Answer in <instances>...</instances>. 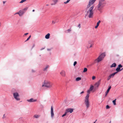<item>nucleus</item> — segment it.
<instances>
[{
  "instance_id": "2f4dec72",
  "label": "nucleus",
  "mask_w": 123,
  "mask_h": 123,
  "mask_svg": "<svg viewBox=\"0 0 123 123\" xmlns=\"http://www.w3.org/2000/svg\"><path fill=\"white\" fill-rule=\"evenodd\" d=\"M56 23V22L54 20H53L52 22V24L53 25L55 24Z\"/></svg>"
},
{
  "instance_id": "39448f33",
  "label": "nucleus",
  "mask_w": 123,
  "mask_h": 123,
  "mask_svg": "<svg viewBox=\"0 0 123 123\" xmlns=\"http://www.w3.org/2000/svg\"><path fill=\"white\" fill-rule=\"evenodd\" d=\"M84 103L86 108H88L90 106V103L88 95L86 96L85 99Z\"/></svg>"
},
{
  "instance_id": "e433bc0d",
  "label": "nucleus",
  "mask_w": 123,
  "mask_h": 123,
  "mask_svg": "<svg viewBox=\"0 0 123 123\" xmlns=\"http://www.w3.org/2000/svg\"><path fill=\"white\" fill-rule=\"evenodd\" d=\"M95 76H93L92 77V79L93 80H94L95 79Z\"/></svg>"
},
{
  "instance_id": "f704fd0d",
  "label": "nucleus",
  "mask_w": 123,
  "mask_h": 123,
  "mask_svg": "<svg viewBox=\"0 0 123 123\" xmlns=\"http://www.w3.org/2000/svg\"><path fill=\"white\" fill-rule=\"evenodd\" d=\"M106 109H108L110 107L109 105H107L106 106Z\"/></svg>"
},
{
  "instance_id": "4c0bfd02",
  "label": "nucleus",
  "mask_w": 123,
  "mask_h": 123,
  "mask_svg": "<svg viewBox=\"0 0 123 123\" xmlns=\"http://www.w3.org/2000/svg\"><path fill=\"white\" fill-rule=\"evenodd\" d=\"M16 14H18L19 15V16L20 15V14H19V13H18V12H17L15 13L14 14V15H15Z\"/></svg>"
},
{
  "instance_id": "c85d7f7f",
  "label": "nucleus",
  "mask_w": 123,
  "mask_h": 123,
  "mask_svg": "<svg viewBox=\"0 0 123 123\" xmlns=\"http://www.w3.org/2000/svg\"><path fill=\"white\" fill-rule=\"evenodd\" d=\"M87 69L86 68H84L83 71L84 73L86 72L87 71Z\"/></svg>"
},
{
  "instance_id": "1a4fd4ad",
  "label": "nucleus",
  "mask_w": 123,
  "mask_h": 123,
  "mask_svg": "<svg viewBox=\"0 0 123 123\" xmlns=\"http://www.w3.org/2000/svg\"><path fill=\"white\" fill-rule=\"evenodd\" d=\"M61 75L63 77H65L66 76L65 72L63 70H62L60 73Z\"/></svg>"
},
{
  "instance_id": "a18cd8bd",
  "label": "nucleus",
  "mask_w": 123,
  "mask_h": 123,
  "mask_svg": "<svg viewBox=\"0 0 123 123\" xmlns=\"http://www.w3.org/2000/svg\"><path fill=\"white\" fill-rule=\"evenodd\" d=\"M123 69V68H122L121 69H120V71L122 70Z\"/></svg>"
},
{
  "instance_id": "cd10ccee",
  "label": "nucleus",
  "mask_w": 123,
  "mask_h": 123,
  "mask_svg": "<svg viewBox=\"0 0 123 123\" xmlns=\"http://www.w3.org/2000/svg\"><path fill=\"white\" fill-rule=\"evenodd\" d=\"M116 99H115L114 100H113L112 101V102L113 103V104L115 105H116Z\"/></svg>"
},
{
  "instance_id": "79ce46f5",
  "label": "nucleus",
  "mask_w": 123,
  "mask_h": 123,
  "mask_svg": "<svg viewBox=\"0 0 123 123\" xmlns=\"http://www.w3.org/2000/svg\"><path fill=\"white\" fill-rule=\"evenodd\" d=\"M84 93V91H82V92H81L80 93V94H81L82 93Z\"/></svg>"
},
{
  "instance_id": "f8f14e48",
  "label": "nucleus",
  "mask_w": 123,
  "mask_h": 123,
  "mask_svg": "<svg viewBox=\"0 0 123 123\" xmlns=\"http://www.w3.org/2000/svg\"><path fill=\"white\" fill-rule=\"evenodd\" d=\"M51 117H53L54 116V114L53 113V109L52 106H51Z\"/></svg>"
},
{
  "instance_id": "ea45409f",
  "label": "nucleus",
  "mask_w": 123,
  "mask_h": 123,
  "mask_svg": "<svg viewBox=\"0 0 123 123\" xmlns=\"http://www.w3.org/2000/svg\"><path fill=\"white\" fill-rule=\"evenodd\" d=\"M67 31L68 32H69L70 31H71V29H69Z\"/></svg>"
},
{
  "instance_id": "5701e85b",
  "label": "nucleus",
  "mask_w": 123,
  "mask_h": 123,
  "mask_svg": "<svg viewBox=\"0 0 123 123\" xmlns=\"http://www.w3.org/2000/svg\"><path fill=\"white\" fill-rule=\"evenodd\" d=\"M94 86H93L91 85L90 86L89 90L91 91H92L93 89Z\"/></svg>"
},
{
  "instance_id": "f03ea898",
  "label": "nucleus",
  "mask_w": 123,
  "mask_h": 123,
  "mask_svg": "<svg viewBox=\"0 0 123 123\" xmlns=\"http://www.w3.org/2000/svg\"><path fill=\"white\" fill-rule=\"evenodd\" d=\"M53 85L52 82L48 80H44L43 82L42 85V87H44L46 88H51Z\"/></svg>"
},
{
  "instance_id": "7c9ffc66",
  "label": "nucleus",
  "mask_w": 123,
  "mask_h": 123,
  "mask_svg": "<svg viewBox=\"0 0 123 123\" xmlns=\"http://www.w3.org/2000/svg\"><path fill=\"white\" fill-rule=\"evenodd\" d=\"M31 35H30L29 37L27 38V40H25V42H26V41H28V40H29L30 39V38L31 37Z\"/></svg>"
},
{
  "instance_id": "4468645a",
  "label": "nucleus",
  "mask_w": 123,
  "mask_h": 123,
  "mask_svg": "<svg viewBox=\"0 0 123 123\" xmlns=\"http://www.w3.org/2000/svg\"><path fill=\"white\" fill-rule=\"evenodd\" d=\"M101 80H99L95 84V86L97 87H98L100 83Z\"/></svg>"
},
{
  "instance_id": "393cba45",
  "label": "nucleus",
  "mask_w": 123,
  "mask_h": 123,
  "mask_svg": "<svg viewBox=\"0 0 123 123\" xmlns=\"http://www.w3.org/2000/svg\"><path fill=\"white\" fill-rule=\"evenodd\" d=\"M27 0H22L21 1L19 2L20 3H22L26 1Z\"/></svg>"
},
{
  "instance_id": "9b49d317",
  "label": "nucleus",
  "mask_w": 123,
  "mask_h": 123,
  "mask_svg": "<svg viewBox=\"0 0 123 123\" xmlns=\"http://www.w3.org/2000/svg\"><path fill=\"white\" fill-rule=\"evenodd\" d=\"M27 101L29 102H33L36 101H37V100L34 99L33 98H31L27 100Z\"/></svg>"
},
{
  "instance_id": "a878e982",
  "label": "nucleus",
  "mask_w": 123,
  "mask_h": 123,
  "mask_svg": "<svg viewBox=\"0 0 123 123\" xmlns=\"http://www.w3.org/2000/svg\"><path fill=\"white\" fill-rule=\"evenodd\" d=\"M28 8V7H26L24 9H23L22 10L24 12L27 10Z\"/></svg>"
},
{
  "instance_id": "ddd939ff",
  "label": "nucleus",
  "mask_w": 123,
  "mask_h": 123,
  "mask_svg": "<svg viewBox=\"0 0 123 123\" xmlns=\"http://www.w3.org/2000/svg\"><path fill=\"white\" fill-rule=\"evenodd\" d=\"M18 12L20 15H19L20 16H21L24 13V12L22 10H20Z\"/></svg>"
},
{
  "instance_id": "aec40b11",
  "label": "nucleus",
  "mask_w": 123,
  "mask_h": 123,
  "mask_svg": "<svg viewBox=\"0 0 123 123\" xmlns=\"http://www.w3.org/2000/svg\"><path fill=\"white\" fill-rule=\"evenodd\" d=\"M117 73V72H115L110 75V76L111 77H113L115 74Z\"/></svg>"
},
{
  "instance_id": "72a5a7b5",
  "label": "nucleus",
  "mask_w": 123,
  "mask_h": 123,
  "mask_svg": "<svg viewBox=\"0 0 123 123\" xmlns=\"http://www.w3.org/2000/svg\"><path fill=\"white\" fill-rule=\"evenodd\" d=\"M67 113H66V112L65 111V114H64L63 115L62 117H64V116H65V115H66V114H67Z\"/></svg>"
},
{
  "instance_id": "5fc2aeb1",
  "label": "nucleus",
  "mask_w": 123,
  "mask_h": 123,
  "mask_svg": "<svg viewBox=\"0 0 123 123\" xmlns=\"http://www.w3.org/2000/svg\"><path fill=\"white\" fill-rule=\"evenodd\" d=\"M32 72H34V71H32Z\"/></svg>"
},
{
  "instance_id": "f257e3e1",
  "label": "nucleus",
  "mask_w": 123,
  "mask_h": 123,
  "mask_svg": "<svg viewBox=\"0 0 123 123\" xmlns=\"http://www.w3.org/2000/svg\"><path fill=\"white\" fill-rule=\"evenodd\" d=\"M96 0H90L87 6L86 9L89 8L87 12V14L89 18H92L93 15V11L94 6L93 5Z\"/></svg>"
},
{
  "instance_id": "58836bf2",
  "label": "nucleus",
  "mask_w": 123,
  "mask_h": 123,
  "mask_svg": "<svg viewBox=\"0 0 123 123\" xmlns=\"http://www.w3.org/2000/svg\"><path fill=\"white\" fill-rule=\"evenodd\" d=\"M78 27H79V28H80V24H79L78 25Z\"/></svg>"
},
{
  "instance_id": "a19ab883",
  "label": "nucleus",
  "mask_w": 123,
  "mask_h": 123,
  "mask_svg": "<svg viewBox=\"0 0 123 123\" xmlns=\"http://www.w3.org/2000/svg\"><path fill=\"white\" fill-rule=\"evenodd\" d=\"M28 33H26L24 34V35H26L28 34Z\"/></svg>"
},
{
  "instance_id": "c756f323",
  "label": "nucleus",
  "mask_w": 123,
  "mask_h": 123,
  "mask_svg": "<svg viewBox=\"0 0 123 123\" xmlns=\"http://www.w3.org/2000/svg\"><path fill=\"white\" fill-rule=\"evenodd\" d=\"M70 0H67L65 2H64V4H66L70 1Z\"/></svg>"
},
{
  "instance_id": "c03bdc74",
  "label": "nucleus",
  "mask_w": 123,
  "mask_h": 123,
  "mask_svg": "<svg viewBox=\"0 0 123 123\" xmlns=\"http://www.w3.org/2000/svg\"><path fill=\"white\" fill-rule=\"evenodd\" d=\"M51 50V49H47V50Z\"/></svg>"
},
{
  "instance_id": "49530a36",
  "label": "nucleus",
  "mask_w": 123,
  "mask_h": 123,
  "mask_svg": "<svg viewBox=\"0 0 123 123\" xmlns=\"http://www.w3.org/2000/svg\"><path fill=\"white\" fill-rule=\"evenodd\" d=\"M34 11H35V10H34H34H32V12H34Z\"/></svg>"
},
{
  "instance_id": "bb28decb",
  "label": "nucleus",
  "mask_w": 123,
  "mask_h": 123,
  "mask_svg": "<svg viewBox=\"0 0 123 123\" xmlns=\"http://www.w3.org/2000/svg\"><path fill=\"white\" fill-rule=\"evenodd\" d=\"M39 117V115H35L34 116V117L36 118H38Z\"/></svg>"
},
{
  "instance_id": "9d476101",
  "label": "nucleus",
  "mask_w": 123,
  "mask_h": 123,
  "mask_svg": "<svg viewBox=\"0 0 123 123\" xmlns=\"http://www.w3.org/2000/svg\"><path fill=\"white\" fill-rule=\"evenodd\" d=\"M122 67V66L121 64H119L118 66V67L116 69V70L117 71V73L118 72L120 71V68Z\"/></svg>"
},
{
  "instance_id": "2eb2a0df",
  "label": "nucleus",
  "mask_w": 123,
  "mask_h": 123,
  "mask_svg": "<svg viewBox=\"0 0 123 123\" xmlns=\"http://www.w3.org/2000/svg\"><path fill=\"white\" fill-rule=\"evenodd\" d=\"M58 0H53L54 3L51 4V5H55L58 2Z\"/></svg>"
},
{
  "instance_id": "0eeeda50",
  "label": "nucleus",
  "mask_w": 123,
  "mask_h": 123,
  "mask_svg": "<svg viewBox=\"0 0 123 123\" xmlns=\"http://www.w3.org/2000/svg\"><path fill=\"white\" fill-rule=\"evenodd\" d=\"M73 109L69 108L66 109L65 110V111L67 113L68 112H70V113H71L73 111Z\"/></svg>"
},
{
  "instance_id": "20e7f679",
  "label": "nucleus",
  "mask_w": 123,
  "mask_h": 123,
  "mask_svg": "<svg viewBox=\"0 0 123 123\" xmlns=\"http://www.w3.org/2000/svg\"><path fill=\"white\" fill-rule=\"evenodd\" d=\"M105 56V53H103L101 54L98 56V58L96 59L94 61L95 63H98L103 60Z\"/></svg>"
},
{
  "instance_id": "7ed1b4c3",
  "label": "nucleus",
  "mask_w": 123,
  "mask_h": 123,
  "mask_svg": "<svg viewBox=\"0 0 123 123\" xmlns=\"http://www.w3.org/2000/svg\"><path fill=\"white\" fill-rule=\"evenodd\" d=\"M105 4V0H100L97 6V9L99 11H101Z\"/></svg>"
},
{
  "instance_id": "8fccbe9b",
  "label": "nucleus",
  "mask_w": 123,
  "mask_h": 123,
  "mask_svg": "<svg viewBox=\"0 0 123 123\" xmlns=\"http://www.w3.org/2000/svg\"><path fill=\"white\" fill-rule=\"evenodd\" d=\"M35 46V45H34H34H33V47H34Z\"/></svg>"
},
{
  "instance_id": "37998d69",
  "label": "nucleus",
  "mask_w": 123,
  "mask_h": 123,
  "mask_svg": "<svg viewBox=\"0 0 123 123\" xmlns=\"http://www.w3.org/2000/svg\"><path fill=\"white\" fill-rule=\"evenodd\" d=\"M6 1H3V3L4 4L6 3Z\"/></svg>"
},
{
  "instance_id": "864d4df0",
  "label": "nucleus",
  "mask_w": 123,
  "mask_h": 123,
  "mask_svg": "<svg viewBox=\"0 0 123 123\" xmlns=\"http://www.w3.org/2000/svg\"><path fill=\"white\" fill-rule=\"evenodd\" d=\"M32 72H34V71H32Z\"/></svg>"
},
{
  "instance_id": "dca6fc26",
  "label": "nucleus",
  "mask_w": 123,
  "mask_h": 123,
  "mask_svg": "<svg viewBox=\"0 0 123 123\" xmlns=\"http://www.w3.org/2000/svg\"><path fill=\"white\" fill-rule=\"evenodd\" d=\"M111 88V86H109V88H108V89H107V91L105 92V96H106L107 95L108 93L109 92V91L110 90V89Z\"/></svg>"
},
{
  "instance_id": "6e6552de",
  "label": "nucleus",
  "mask_w": 123,
  "mask_h": 123,
  "mask_svg": "<svg viewBox=\"0 0 123 123\" xmlns=\"http://www.w3.org/2000/svg\"><path fill=\"white\" fill-rule=\"evenodd\" d=\"M88 44L87 46V48H89L91 47L93 45L92 42L91 41H89L88 42Z\"/></svg>"
},
{
  "instance_id": "f3484780",
  "label": "nucleus",
  "mask_w": 123,
  "mask_h": 123,
  "mask_svg": "<svg viewBox=\"0 0 123 123\" xmlns=\"http://www.w3.org/2000/svg\"><path fill=\"white\" fill-rule=\"evenodd\" d=\"M101 21L100 20H99L98 21L97 23V25L95 26V28L96 29L97 28L98 26H99V24L100 23Z\"/></svg>"
},
{
  "instance_id": "b1692460",
  "label": "nucleus",
  "mask_w": 123,
  "mask_h": 123,
  "mask_svg": "<svg viewBox=\"0 0 123 123\" xmlns=\"http://www.w3.org/2000/svg\"><path fill=\"white\" fill-rule=\"evenodd\" d=\"M81 80V78L78 77L76 78V81H78L80 80Z\"/></svg>"
},
{
  "instance_id": "473e14b6",
  "label": "nucleus",
  "mask_w": 123,
  "mask_h": 123,
  "mask_svg": "<svg viewBox=\"0 0 123 123\" xmlns=\"http://www.w3.org/2000/svg\"><path fill=\"white\" fill-rule=\"evenodd\" d=\"M111 78V77L109 75L107 78V80H109Z\"/></svg>"
},
{
  "instance_id": "4be33fe9",
  "label": "nucleus",
  "mask_w": 123,
  "mask_h": 123,
  "mask_svg": "<svg viewBox=\"0 0 123 123\" xmlns=\"http://www.w3.org/2000/svg\"><path fill=\"white\" fill-rule=\"evenodd\" d=\"M116 66V64L115 63H114L111 65L110 67L111 68H112L113 67H115Z\"/></svg>"
},
{
  "instance_id": "6ab92c4d",
  "label": "nucleus",
  "mask_w": 123,
  "mask_h": 123,
  "mask_svg": "<svg viewBox=\"0 0 123 123\" xmlns=\"http://www.w3.org/2000/svg\"><path fill=\"white\" fill-rule=\"evenodd\" d=\"M49 66L48 65H47L46 67L44 68L43 69V70L44 71H47L48 68H49Z\"/></svg>"
},
{
  "instance_id": "603ef678",
  "label": "nucleus",
  "mask_w": 123,
  "mask_h": 123,
  "mask_svg": "<svg viewBox=\"0 0 123 123\" xmlns=\"http://www.w3.org/2000/svg\"><path fill=\"white\" fill-rule=\"evenodd\" d=\"M111 121L109 123H111Z\"/></svg>"
},
{
  "instance_id": "423d86ee",
  "label": "nucleus",
  "mask_w": 123,
  "mask_h": 123,
  "mask_svg": "<svg viewBox=\"0 0 123 123\" xmlns=\"http://www.w3.org/2000/svg\"><path fill=\"white\" fill-rule=\"evenodd\" d=\"M13 96L14 98L17 100H19L20 98H19V95L18 93L15 92L13 93Z\"/></svg>"
},
{
  "instance_id": "3c124183",
  "label": "nucleus",
  "mask_w": 123,
  "mask_h": 123,
  "mask_svg": "<svg viewBox=\"0 0 123 123\" xmlns=\"http://www.w3.org/2000/svg\"><path fill=\"white\" fill-rule=\"evenodd\" d=\"M47 6H48L49 5L48 4H47V5H46Z\"/></svg>"
},
{
  "instance_id": "a211bd4d",
  "label": "nucleus",
  "mask_w": 123,
  "mask_h": 123,
  "mask_svg": "<svg viewBox=\"0 0 123 123\" xmlns=\"http://www.w3.org/2000/svg\"><path fill=\"white\" fill-rule=\"evenodd\" d=\"M50 36V34L49 33H48L46 35L45 37L46 39H48L49 38Z\"/></svg>"
},
{
  "instance_id": "c9c22d12",
  "label": "nucleus",
  "mask_w": 123,
  "mask_h": 123,
  "mask_svg": "<svg viewBox=\"0 0 123 123\" xmlns=\"http://www.w3.org/2000/svg\"><path fill=\"white\" fill-rule=\"evenodd\" d=\"M77 64V62L76 61H75L74 62V65L75 66Z\"/></svg>"
},
{
  "instance_id": "de8ad7c7",
  "label": "nucleus",
  "mask_w": 123,
  "mask_h": 123,
  "mask_svg": "<svg viewBox=\"0 0 123 123\" xmlns=\"http://www.w3.org/2000/svg\"><path fill=\"white\" fill-rule=\"evenodd\" d=\"M1 23L0 22V26H1Z\"/></svg>"
},
{
  "instance_id": "09e8293b",
  "label": "nucleus",
  "mask_w": 123,
  "mask_h": 123,
  "mask_svg": "<svg viewBox=\"0 0 123 123\" xmlns=\"http://www.w3.org/2000/svg\"><path fill=\"white\" fill-rule=\"evenodd\" d=\"M97 120H96L95 121V122H94L93 123H95L97 121Z\"/></svg>"
},
{
  "instance_id": "412c9836",
  "label": "nucleus",
  "mask_w": 123,
  "mask_h": 123,
  "mask_svg": "<svg viewBox=\"0 0 123 123\" xmlns=\"http://www.w3.org/2000/svg\"><path fill=\"white\" fill-rule=\"evenodd\" d=\"M91 91L90 90H88L87 91V94L86 95H88V98H89V94L90 93V91Z\"/></svg>"
}]
</instances>
